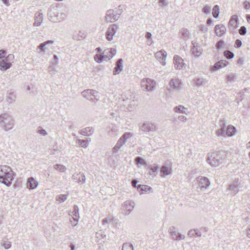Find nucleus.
<instances>
[{
  "label": "nucleus",
  "mask_w": 250,
  "mask_h": 250,
  "mask_svg": "<svg viewBox=\"0 0 250 250\" xmlns=\"http://www.w3.org/2000/svg\"><path fill=\"white\" fill-rule=\"evenodd\" d=\"M237 20V15H233L229 21V23L231 25H233L234 22H236Z\"/></svg>",
  "instance_id": "53"
},
{
  "label": "nucleus",
  "mask_w": 250,
  "mask_h": 250,
  "mask_svg": "<svg viewBox=\"0 0 250 250\" xmlns=\"http://www.w3.org/2000/svg\"><path fill=\"white\" fill-rule=\"evenodd\" d=\"M124 5H120L117 8L114 9L115 12L118 16L119 18L124 12Z\"/></svg>",
  "instance_id": "38"
},
{
  "label": "nucleus",
  "mask_w": 250,
  "mask_h": 250,
  "mask_svg": "<svg viewBox=\"0 0 250 250\" xmlns=\"http://www.w3.org/2000/svg\"><path fill=\"white\" fill-rule=\"evenodd\" d=\"M199 28L201 31L203 32H206L208 30V28L205 27V26L203 24L200 25Z\"/></svg>",
  "instance_id": "59"
},
{
  "label": "nucleus",
  "mask_w": 250,
  "mask_h": 250,
  "mask_svg": "<svg viewBox=\"0 0 250 250\" xmlns=\"http://www.w3.org/2000/svg\"><path fill=\"white\" fill-rule=\"evenodd\" d=\"M116 53V50L115 49L110 48L105 49L102 54L104 56V61H107L113 58Z\"/></svg>",
  "instance_id": "14"
},
{
  "label": "nucleus",
  "mask_w": 250,
  "mask_h": 250,
  "mask_svg": "<svg viewBox=\"0 0 250 250\" xmlns=\"http://www.w3.org/2000/svg\"><path fill=\"white\" fill-rule=\"evenodd\" d=\"M48 19L53 22H58L63 20L66 17V15L63 13H59L55 7L49 9L48 13Z\"/></svg>",
  "instance_id": "3"
},
{
  "label": "nucleus",
  "mask_w": 250,
  "mask_h": 250,
  "mask_svg": "<svg viewBox=\"0 0 250 250\" xmlns=\"http://www.w3.org/2000/svg\"><path fill=\"white\" fill-rule=\"evenodd\" d=\"M225 120H221L220 121V127L221 128L219 129H218L216 131V135L218 136H225L226 135V131H225Z\"/></svg>",
  "instance_id": "27"
},
{
  "label": "nucleus",
  "mask_w": 250,
  "mask_h": 250,
  "mask_svg": "<svg viewBox=\"0 0 250 250\" xmlns=\"http://www.w3.org/2000/svg\"><path fill=\"white\" fill-rule=\"evenodd\" d=\"M138 183V181L137 180L134 179L131 182V185L133 187L137 188V189L139 190V189H141V184L137 185Z\"/></svg>",
  "instance_id": "50"
},
{
  "label": "nucleus",
  "mask_w": 250,
  "mask_h": 250,
  "mask_svg": "<svg viewBox=\"0 0 250 250\" xmlns=\"http://www.w3.org/2000/svg\"><path fill=\"white\" fill-rule=\"evenodd\" d=\"M224 159L221 152H214L208 156L207 162L212 167H216L223 163Z\"/></svg>",
  "instance_id": "4"
},
{
  "label": "nucleus",
  "mask_w": 250,
  "mask_h": 250,
  "mask_svg": "<svg viewBox=\"0 0 250 250\" xmlns=\"http://www.w3.org/2000/svg\"><path fill=\"white\" fill-rule=\"evenodd\" d=\"M224 44V41L222 40L219 41L216 45V48L218 50L220 49L221 48H222L223 45Z\"/></svg>",
  "instance_id": "54"
},
{
  "label": "nucleus",
  "mask_w": 250,
  "mask_h": 250,
  "mask_svg": "<svg viewBox=\"0 0 250 250\" xmlns=\"http://www.w3.org/2000/svg\"><path fill=\"white\" fill-rule=\"evenodd\" d=\"M72 218H74V222H78L80 218L79 214V208L77 205L73 207V210L70 214Z\"/></svg>",
  "instance_id": "29"
},
{
  "label": "nucleus",
  "mask_w": 250,
  "mask_h": 250,
  "mask_svg": "<svg viewBox=\"0 0 250 250\" xmlns=\"http://www.w3.org/2000/svg\"><path fill=\"white\" fill-rule=\"evenodd\" d=\"M229 63V62L226 60H221L217 62H216L214 65H213L211 68L210 71H216L222 67L226 66Z\"/></svg>",
  "instance_id": "18"
},
{
  "label": "nucleus",
  "mask_w": 250,
  "mask_h": 250,
  "mask_svg": "<svg viewBox=\"0 0 250 250\" xmlns=\"http://www.w3.org/2000/svg\"><path fill=\"white\" fill-rule=\"evenodd\" d=\"M118 29L119 26L116 24H113L108 27L105 33L106 38L108 41H111L113 40V37L116 34Z\"/></svg>",
  "instance_id": "9"
},
{
  "label": "nucleus",
  "mask_w": 250,
  "mask_h": 250,
  "mask_svg": "<svg viewBox=\"0 0 250 250\" xmlns=\"http://www.w3.org/2000/svg\"><path fill=\"white\" fill-rule=\"evenodd\" d=\"M167 56V52L164 50H161L157 52L155 54V57L157 60L163 65H166V59Z\"/></svg>",
  "instance_id": "13"
},
{
  "label": "nucleus",
  "mask_w": 250,
  "mask_h": 250,
  "mask_svg": "<svg viewBox=\"0 0 250 250\" xmlns=\"http://www.w3.org/2000/svg\"><path fill=\"white\" fill-rule=\"evenodd\" d=\"M192 47L191 48L192 53L196 57H199L202 53V49L199 44L193 41L192 42Z\"/></svg>",
  "instance_id": "17"
},
{
  "label": "nucleus",
  "mask_w": 250,
  "mask_h": 250,
  "mask_svg": "<svg viewBox=\"0 0 250 250\" xmlns=\"http://www.w3.org/2000/svg\"><path fill=\"white\" fill-rule=\"evenodd\" d=\"M151 37L152 35L150 32H146L145 37L147 39L146 44L148 45H150L153 42Z\"/></svg>",
  "instance_id": "42"
},
{
  "label": "nucleus",
  "mask_w": 250,
  "mask_h": 250,
  "mask_svg": "<svg viewBox=\"0 0 250 250\" xmlns=\"http://www.w3.org/2000/svg\"><path fill=\"white\" fill-rule=\"evenodd\" d=\"M111 221V220H108L106 218H104L103 220H102V224L103 225H105V224Z\"/></svg>",
  "instance_id": "64"
},
{
  "label": "nucleus",
  "mask_w": 250,
  "mask_h": 250,
  "mask_svg": "<svg viewBox=\"0 0 250 250\" xmlns=\"http://www.w3.org/2000/svg\"><path fill=\"white\" fill-rule=\"evenodd\" d=\"M168 232L170 234L172 239L173 240L179 241L185 239V235L177 231L175 227L174 226L169 228Z\"/></svg>",
  "instance_id": "10"
},
{
  "label": "nucleus",
  "mask_w": 250,
  "mask_h": 250,
  "mask_svg": "<svg viewBox=\"0 0 250 250\" xmlns=\"http://www.w3.org/2000/svg\"><path fill=\"white\" fill-rule=\"evenodd\" d=\"M224 56L228 59H232L234 55V54L229 50H226L224 52Z\"/></svg>",
  "instance_id": "43"
},
{
  "label": "nucleus",
  "mask_w": 250,
  "mask_h": 250,
  "mask_svg": "<svg viewBox=\"0 0 250 250\" xmlns=\"http://www.w3.org/2000/svg\"><path fill=\"white\" fill-rule=\"evenodd\" d=\"M201 236V233L200 230L198 229H195V236L200 237Z\"/></svg>",
  "instance_id": "63"
},
{
  "label": "nucleus",
  "mask_w": 250,
  "mask_h": 250,
  "mask_svg": "<svg viewBox=\"0 0 250 250\" xmlns=\"http://www.w3.org/2000/svg\"><path fill=\"white\" fill-rule=\"evenodd\" d=\"M5 54L6 51L5 50L2 49L0 50V60L4 58Z\"/></svg>",
  "instance_id": "57"
},
{
  "label": "nucleus",
  "mask_w": 250,
  "mask_h": 250,
  "mask_svg": "<svg viewBox=\"0 0 250 250\" xmlns=\"http://www.w3.org/2000/svg\"><path fill=\"white\" fill-rule=\"evenodd\" d=\"M76 143L82 147L86 148L88 146V141L87 140L77 139Z\"/></svg>",
  "instance_id": "37"
},
{
  "label": "nucleus",
  "mask_w": 250,
  "mask_h": 250,
  "mask_svg": "<svg viewBox=\"0 0 250 250\" xmlns=\"http://www.w3.org/2000/svg\"><path fill=\"white\" fill-rule=\"evenodd\" d=\"M16 98V95L14 92L11 90L7 91L6 100L8 103L12 104L14 103L15 102Z\"/></svg>",
  "instance_id": "26"
},
{
  "label": "nucleus",
  "mask_w": 250,
  "mask_h": 250,
  "mask_svg": "<svg viewBox=\"0 0 250 250\" xmlns=\"http://www.w3.org/2000/svg\"><path fill=\"white\" fill-rule=\"evenodd\" d=\"M193 83L195 86L199 87L206 85L208 80L203 78L196 77L193 80Z\"/></svg>",
  "instance_id": "25"
},
{
  "label": "nucleus",
  "mask_w": 250,
  "mask_h": 250,
  "mask_svg": "<svg viewBox=\"0 0 250 250\" xmlns=\"http://www.w3.org/2000/svg\"><path fill=\"white\" fill-rule=\"evenodd\" d=\"M160 172L164 176L170 175L172 173L171 166L170 165L168 166L166 165H163L161 168Z\"/></svg>",
  "instance_id": "28"
},
{
  "label": "nucleus",
  "mask_w": 250,
  "mask_h": 250,
  "mask_svg": "<svg viewBox=\"0 0 250 250\" xmlns=\"http://www.w3.org/2000/svg\"><path fill=\"white\" fill-rule=\"evenodd\" d=\"M169 84L171 87L176 89H178L180 86V83L179 80L177 79H171Z\"/></svg>",
  "instance_id": "35"
},
{
  "label": "nucleus",
  "mask_w": 250,
  "mask_h": 250,
  "mask_svg": "<svg viewBox=\"0 0 250 250\" xmlns=\"http://www.w3.org/2000/svg\"><path fill=\"white\" fill-rule=\"evenodd\" d=\"M67 198V196L65 194H61L56 197V200L59 201L60 203L64 202Z\"/></svg>",
  "instance_id": "45"
},
{
  "label": "nucleus",
  "mask_w": 250,
  "mask_h": 250,
  "mask_svg": "<svg viewBox=\"0 0 250 250\" xmlns=\"http://www.w3.org/2000/svg\"><path fill=\"white\" fill-rule=\"evenodd\" d=\"M94 60L98 63H101L103 62V60H104V56L103 54H97L95 55L94 56Z\"/></svg>",
  "instance_id": "47"
},
{
  "label": "nucleus",
  "mask_w": 250,
  "mask_h": 250,
  "mask_svg": "<svg viewBox=\"0 0 250 250\" xmlns=\"http://www.w3.org/2000/svg\"><path fill=\"white\" fill-rule=\"evenodd\" d=\"M158 127L156 125L149 122H146L142 125V130L144 131H154L156 130Z\"/></svg>",
  "instance_id": "16"
},
{
  "label": "nucleus",
  "mask_w": 250,
  "mask_h": 250,
  "mask_svg": "<svg viewBox=\"0 0 250 250\" xmlns=\"http://www.w3.org/2000/svg\"><path fill=\"white\" fill-rule=\"evenodd\" d=\"M242 44V42L240 40L237 39L235 41L234 46H235V47H236L237 48H239L241 47Z\"/></svg>",
  "instance_id": "55"
},
{
  "label": "nucleus",
  "mask_w": 250,
  "mask_h": 250,
  "mask_svg": "<svg viewBox=\"0 0 250 250\" xmlns=\"http://www.w3.org/2000/svg\"><path fill=\"white\" fill-rule=\"evenodd\" d=\"M219 15V7L217 5H215L212 9V15L215 18H217Z\"/></svg>",
  "instance_id": "40"
},
{
  "label": "nucleus",
  "mask_w": 250,
  "mask_h": 250,
  "mask_svg": "<svg viewBox=\"0 0 250 250\" xmlns=\"http://www.w3.org/2000/svg\"><path fill=\"white\" fill-rule=\"evenodd\" d=\"M80 133L85 136H90L94 133V129L92 127H86L80 131Z\"/></svg>",
  "instance_id": "30"
},
{
  "label": "nucleus",
  "mask_w": 250,
  "mask_h": 250,
  "mask_svg": "<svg viewBox=\"0 0 250 250\" xmlns=\"http://www.w3.org/2000/svg\"><path fill=\"white\" fill-rule=\"evenodd\" d=\"M238 180L234 181L232 184L229 185L227 190L229 191V194L235 195L239 191L238 187Z\"/></svg>",
  "instance_id": "15"
},
{
  "label": "nucleus",
  "mask_w": 250,
  "mask_h": 250,
  "mask_svg": "<svg viewBox=\"0 0 250 250\" xmlns=\"http://www.w3.org/2000/svg\"><path fill=\"white\" fill-rule=\"evenodd\" d=\"M1 245L5 249H8L11 246V242L10 241H8L7 240H3L2 242L1 243Z\"/></svg>",
  "instance_id": "46"
},
{
  "label": "nucleus",
  "mask_w": 250,
  "mask_h": 250,
  "mask_svg": "<svg viewBox=\"0 0 250 250\" xmlns=\"http://www.w3.org/2000/svg\"><path fill=\"white\" fill-rule=\"evenodd\" d=\"M203 11L207 15L209 14L210 12V7L208 6H205L203 9Z\"/></svg>",
  "instance_id": "56"
},
{
  "label": "nucleus",
  "mask_w": 250,
  "mask_h": 250,
  "mask_svg": "<svg viewBox=\"0 0 250 250\" xmlns=\"http://www.w3.org/2000/svg\"><path fill=\"white\" fill-rule=\"evenodd\" d=\"M188 235L189 237H192L195 236V229L190 230L188 233Z\"/></svg>",
  "instance_id": "58"
},
{
  "label": "nucleus",
  "mask_w": 250,
  "mask_h": 250,
  "mask_svg": "<svg viewBox=\"0 0 250 250\" xmlns=\"http://www.w3.org/2000/svg\"><path fill=\"white\" fill-rule=\"evenodd\" d=\"M54 42L53 41L48 40L46 42H44L42 43H41L38 46V49H40L41 50V52L44 53L45 49H47L45 47L47 46V44H54Z\"/></svg>",
  "instance_id": "31"
},
{
  "label": "nucleus",
  "mask_w": 250,
  "mask_h": 250,
  "mask_svg": "<svg viewBox=\"0 0 250 250\" xmlns=\"http://www.w3.org/2000/svg\"><path fill=\"white\" fill-rule=\"evenodd\" d=\"M7 59L10 62L14 59V56L13 54H9L7 56Z\"/></svg>",
  "instance_id": "62"
},
{
  "label": "nucleus",
  "mask_w": 250,
  "mask_h": 250,
  "mask_svg": "<svg viewBox=\"0 0 250 250\" xmlns=\"http://www.w3.org/2000/svg\"><path fill=\"white\" fill-rule=\"evenodd\" d=\"M196 181L198 183L197 189H200L201 191H204L207 189L209 186L210 183L207 177L199 176L196 178ZM199 191V190H198Z\"/></svg>",
  "instance_id": "8"
},
{
  "label": "nucleus",
  "mask_w": 250,
  "mask_h": 250,
  "mask_svg": "<svg viewBox=\"0 0 250 250\" xmlns=\"http://www.w3.org/2000/svg\"><path fill=\"white\" fill-rule=\"evenodd\" d=\"M14 126V120L10 114L4 113L0 115V127L7 131L13 128Z\"/></svg>",
  "instance_id": "2"
},
{
  "label": "nucleus",
  "mask_w": 250,
  "mask_h": 250,
  "mask_svg": "<svg viewBox=\"0 0 250 250\" xmlns=\"http://www.w3.org/2000/svg\"><path fill=\"white\" fill-rule=\"evenodd\" d=\"M43 19V14L41 12L36 13L35 15V21L33 24L34 26H39L42 22Z\"/></svg>",
  "instance_id": "24"
},
{
  "label": "nucleus",
  "mask_w": 250,
  "mask_h": 250,
  "mask_svg": "<svg viewBox=\"0 0 250 250\" xmlns=\"http://www.w3.org/2000/svg\"><path fill=\"white\" fill-rule=\"evenodd\" d=\"M82 96L91 102H96L99 99V93L92 89H86L82 92Z\"/></svg>",
  "instance_id": "6"
},
{
  "label": "nucleus",
  "mask_w": 250,
  "mask_h": 250,
  "mask_svg": "<svg viewBox=\"0 0 250 250\" xmlns=\"http://www.w3.org/2000/svg\"><path fill=\"white\" fill-rule=\"evenodd\" d=\"M244 6L246 9H249L250 8V2L249 1H245L243 3Z\"/></svg>",
  "instance_id": "60"
},
{
  "label": "nucleus",
  "mask_w": 250,
  "mask_h": 250,
  "mask_svg": "<svg viewBox=\"0 0 250 250\" xmlns=\"http://www.w3.org/2000/svg\"><path fill=\"white\" fill-rule=\"evenodd\" d=\"M122 250H133V245L129 243H124Z\"/></svg>",
  "instance_id": "41"
},
{
  "label": "nucleus",
  "mask_w": 250,
  "mask_h": 250,
  "mask_svg": "<svg viewBox=\"0 0 250 250\" xmlns=\"http://www.w3.org/2000/svg\"><path fill=\"white\" fill-rule=\"evenodd\" d=\"M95 236L98 240H100L102 238L105 237L106 235L104 232L102 230H100L96 233Z\"/></svg>",
  "instance_id": "44"
},
{
  "label": "nucleus",
  "mask_w": 250,
  "mask_h": 250,
  "mask_svg": "<svg viewBox=\"0 0 250 250\" xmlns=\"http://www.w3.org/2000/svg\"><path fill=\"white\" fill-rule=\"evenodd\" d=\"M142 88L144 90L152 92L156 88V82L149 78L144 79L142 80Z\"/></svg>",
  "instance_id": "5"
},
{
  "label": "nucleus",
  "mask_w": 250,
  "mask_h": 250,
  "mask_svg": "<svg viewBox=\"0 0 250 250\" xmlns=\"http://www.w3.org/2000/svg\"><path fill=\"white\" fill-rule=\"evenodd\" d=\"M26 185L29 189H34L37 187L38 182L33 177H30L27 179Z\"/></svg>",
  "instance_id": "21"
},
{
  "label": "nucleus",
  "mask_w": 250,
  "mask_h": 250,
  "mask_svg": "<svg viewBox=\"0 0 250 250\" xmlns=\"http://www.w3.org/2000/svg\"><path fill=\"white\" fill-rule=\"evenodd\" d=\"M235 131V128L231 125H228L226 132V134L229 137H231L234 135Z\"/></svg>",
  "instance_id": "34"
},
{
  "label": "nucleus",
  "mask_w": 250,
  "mask_h": 250,
  "mask_svg": "<svg viewBox=\"0 0 250 250\" xmlns=\"http://www.w3.org/2000/svg\"><path fill=\"white\" fill-rule=\"evenodd\" d=\"M134 205V202L131 201H126L124 203L123 206V209L124 211H126L125 212V215L128 214L132 210Z\"/></svg>",
  "instance_id": "19"
},
{
  "label": "nucleus",
  "mask_w": 250,
  "mask_h": 250,
  "mask_svg": "<svg viewBox=\"0 0 250 250\" xmlns=\"http://www.w3.org/2000/svg\"><path fill=\"white\" fill-rule=\"evenodd\" d=\"M153 192L152 188L146 185H142V194L143 193H148Z\"/></svg>",
  "instance_id": "36"
},
{
  "label": "nucleus",
  "mask_w": 250,
  "mask_h": 250,
  "mask_svg": "<svg viewBox=\"0 0 250 250\" xmlns=\"http://www.w3.org/2000/svg\"><path fill=\"white\" fill-rule=\"evenodd\" d=\"M54 168L55 169L58 170L61 172L64 171L66 169V168L65 167H64V166H63L62 165H59V164L55 165L54 166Z\"/></svg>",
  "instance_id": "48"
},
{
  "label": "nucleus",
  "mask_w": 250,
  "mask_h": 250,
  "mask_svg": "<svg viewBox=\"0 0 250 250\" xmlns=\"http://www.w3.org/2000/svg\"><path fill=\"white\" fill-rule=\"evenodd\" d=\"M187 110V109L182 105L176 106L173 108L174 111L176 113L188 114L186 113Z\"/></svg>",
  "instance_id": "33"
},
{
  "label": "nucleus",
  "mask_w": 250,
  "mask_h": 250,
  "mask_svg": "<svg viewBox=\"0 0 250 250\" xmlns=\"http://www.w3.org/2000/svg\"><path fill=\"white\" fill-rule=\"evenodd\" d=\"M159 167H152L147 169V174H149L152 177H154L158 172Z\"/></svg>",
  "instance_id": "32"
},
{
  "label": "nucleus",
  "mask_w": 250,
  "mask_h": 250,
  "mask_svg": "<svg viewBox=\"0 0 250 250\" xmlns=\"http://www.w3.org/2000/svg\"><path fill=\"white\" fill-rule=\"evenodd\" d=\"M132 136V134L130 132L124 133L118 141L117 144L113 148L112 153H116L118 151V150L123 146V145Z\"/></svg>",
  "instance_id": "7"
},
{
  "label": "nucleus",
  "mask_w": 250,
  "mask_h": 250,
  "mask_svg": "<svg viewBox=\"0 0 250 250\" xmlns=\"http://www.w3.org/2000/svg\"><path fill=\"white\" fill-rule=\"evenodd\" d=\"M178 119L182 122H186L187 120V117L183 115L178 116Z\"/></svg>",
  "instance_id": "61"
},
{
  "label": "nucleus",
  "mask_w": 250,
  "mask_h": 250,
  "mask_svg": "<svg viewBox=\"0 0 250 250\" xmlns=\"http://www.w3.org/2000/svg\"><path fill=\"white\" fill-rule=\"evenodd\" d=\"M37 132L39 134H40L43 136H46L47 134V132L44 129H43L41 126H39Z\"/></svg>",
  "instance_id": "49"
},
{
  "label": "nucleus",
  "mask_w": 250,
  "mask_h": 250,
  "mask_svg": "<svg viewBox=\"0 0 250 250\" xmlns=\"http://www.w3.org/2000/svg\"><path fill=\"white\" fill-rule=\"evenodd\" d=\"M181 34L183 37L185 38H188L189 32L187 29H182Z\"/></svg>",
  "instance_id": "51"
},
{
  "label": "nucleus",
  "mask_w": 250,
  "mask_h": 250,
  "mask_svg": "<svg viewBox=\"0 0 250 250\" xmlns=\"http://www.w3.org/2000/svg\"><path fill=\"white\" fill-rule=\"evenodd\" d=\"M214 30L216 35L219 37L223 36L226 32V28L223 25H216L215 26Z\"/></svg>",
  "instance_id": "23"
},
{
  "label": "nucleus",
  "mask_w": 250,
  "mask_h": 250,
  "mask_svg": "<svg viewBox=\"0 0 250 250\" xmlns=\"http://www.w3.org/2000/svg\"><path fill=\"white\" fill-rule=\"evenodd\" d=\"M239 33L241 35H245L247 33V28L245 26H242L239 29Z\"/></svg>",
  "instance_id": "52"
},
{
  "label": "nucleus",
  "mask_w": 250,
  "mask_h": 250,
  "mask_svg": "<svg viewBox=\"0 0 250 250\" xmlns=\"http://www.w3.org/2000/svg\"><path fill=\"white\" fill-rule=\"evenodd\" d=\"M226 79L229 83H231L236 80L237 76L235 74L231 73L227 76Z\"/></svg>",
  "instance_id": "39"
},
{
  "label": "nucleus",
  "mask_w": 250,
  "mask_h": 250,
  "mask_svg": "<svg viewBox=\"0 0 250 250\" xmlns=\"http://www.w3.org/2000/svg\"><path fill=\"white\" fill-rule=\"evenodd\" d=\"M72 178L80 184H83L85 182V177L83 173H75L73 175Z\"/></svg>",
  "instance_id": "22"
},
{
  "label": "nucleus",
  "mask_w": 250,
  "mask_h": 250,
  "mask_svg": "<svg viewBox=\"0 0 250 250\" xmlns=\"http://www.w3.org/2000/svg\"><path fill=\"white\" fill-rule=\"evenodd\" d=\"M15 172L7 165L0 166V182L9 187L15 176Z\"/></svg>",
  "instance_id": "1"
},
{
  "label": "nucleus",
  "mask_w": 250,
  "mask_h": 250,
  "mask_svg": "<svg viewBox=\"0 0 250 250\" xmlns=\"http://www.w3.org/2000/svg\"><path fill=\"white\" fill-rule=\"evenodd\" d=\"M118 19V16L115 13L114 10L109 9L106 11L105 16V21L106 22H113Z\"/></svg>",
  "instance_id": "11"
},
{
  "label": "nucleus",
  "mask_w": 250,
  "mask_h": 250,
  "mask_svg": "<svg viewBox=\"0 0 250 250\" xmlns=\"http://www.w3.org/2000/svg\"><path fill=\"white\" fill-rule=\"evenodd\" d=\"M173 62L174 67L177 69L180 70L185 68V63L184 62L183 59L178 55L174 56Z\"/></svg>",
  "instance_id": "12"
},
{
  "label": "nucleus",
  "mask_w": 250,
  "mask_h": 250,
  "mask_svg": "<svg viewBox=\"0 0 250 250\" xmlns=\"http://www.w3.org/2000/svg\"><path fill=\"white\" fill-rule=\"evenodd\" d=\"M123 60L122 59H119L117 60L116 64V67L113 69V75H115L116 74H118L122 71L123 68Z\"/></svg>",
  "instance_id": "20"
}]
</instances>
